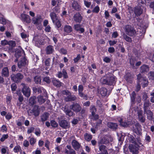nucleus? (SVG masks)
I'll list each match as a JSON object with an SVG mask.
<instances>
[{
	"label": "nucleus",
	"mask_w": 154,
	"mask_h": 154,
	"mask_svg": "<svg viewBox=\"0 0 154 154\" xmlns=\"http://www.w3.org/2000/svg\"><path fill=\"white\" fill-rule=\"evenodd\" d=\"M100 92L102 96H105L107 94V90L105 88H103L100 89Z\"/></svg>",
	"instance_id": "72a5a7b5"
},
{
	"label": "nucleus",
	"mask_w": 154,
	"mask_h": 154,
	"mask_svg": "<svg viewBox=\"0 0 154 154\" xmlns=\"http://www.w3.org/2000/svg\"><path fill=\"white\" fill-rule=\"evenodd\" d=\"M64 111L66 115L70 116L72 115L73 112L69 110L68 109H66L65 108H64Z\"/></svg>",
	"instance_id": "e433bc0d"
},
{
	"label": "nucleus",
	"mask_w": 154,
	"mask_h": 154,
	"mask_svg": "<svg viewBox=\"0 0 154 154\" xmlns=\"http://www.w3.org/2000/svg\"><path fill=\"white\" fill-rule=\"evenodd\" d=\"M2 74L5 77H8L9 75V71L7 67H4L2 71Z\"/></svg>",
	"instance_id": "a878e982"
},
{
	"label": "nucleus",
	"mask_w": 154,
	"mask_h": 154,
	"mask_svg": "<svg viewBox=\"0 0 154 154\" xmlns=\"http://www.w3.org/2000/svg\"><path fill=\"white\" fill-rule=\"evenodd\" d=\"M96 108L94 106H92L90 107V111L92 116L94 115L95 112H96Z\"/></svg>",
	"instance_id": "c03bdc74"
},
{
	"label": "nucleus",
	"mask_w": 154,
	"mask_h": 154,
	"mask_svg": "<svg viewBox=\"0 0 154 154\" xmlns=\"http://www.w3.org/2000/svg\"><path fill=\"white\" fill-rule=\"evenodd\" d=\"M36 142V140L34 138H31L30 139L29 142L31 145H33Z\"/></svg>",
	"instance_id": "864d4df0"
},
{
	"label": "nucleus",
	"mask_w": 154,
	"mask_h": 154,
	"mask_svg": "<svg viewBox=\"0 0 154 154\" xmlns=\"http://www.w3.org/2000/svg\"><path fill=\"white\" fill-rule=\"evenodd\" d=\"M139 146L138 145L135 144V145L133 144H131L130 145L129 148V149L133 153H134L136 154H137L138 151L137 150L138 149Z\"/></svg>",
	"instance_id": "2eb2a0df"
},
{
	"label": "nucleus",
	"mask_w": 154,
	"mask_h": 154,
	"mask_svg": "<svg viewBox=\"0 0 154 154\" xmlns=\"http://www.w3.org/2000/svg\"><path fill=\"white\" fill-rule=\"evenodd\" d=\"M148 76L149 79H154V72H150L148 74Z\"/></svg>",
	"instance_id": "6e6d98bb"
},
{
	"label": "nucleus",
	"mask_w": 154,
	"mask_h": 154,
	"mask_svg": "<svg viewBox=\"0 0 154 154\" xmlns=\"http://www.w3.org/2000/svg\"><path fill=\"white\" fill-rule=\"evenodd\" d=\"M23 145L24 146L27 147L29 146V143L27 140H25L23 141Z\"/></svg>",
	"instance_id": "338daca9"
},
{
	"label": "nucleus",
	"mask_w": 154,
	"mask_h": 154,
	"mask_svg": "<svg viewBox=\"0 0 154 154\" xmlns=\"http://www.w3.org/2000/svg\"><path fill=\"white\" fill-rule=\"evenodd\" d=\"M54 23H55L56 24L57 28H59L61 26V24L59 20V19H58V20H56V21Z\"/></svg>",
	"instance_id": "603ef678"
},
{
	"label": "nucleus",
	"mask_w": 154,
	"mask_h": 154,
	"mask_svg": "<svg viewBox=\"0 0 154 154\" xmlns=\"http://www.w3.org/2000/svg\"><path fill=\"white\" fill-rule=\"evenodd\" d=\"M75 29L77 31H80L81 33H83L84 32V29L81 27L80 24H76L74 25Z\"/></svg>",
	"instance_id": "393cba45"
},
{
	"label": "nucleus",
	"mask_w": 154,
	"mask_h": 154,
	"mask_svg": "<svg viewBox=\"0 0 154 154\" xmlns=\"http://www.w3.org/2000/svg\"><path fill=\"white\" fill-rule=\"evenodd\" d=\"M20 19L22 21L27 23H29L31 22V19L29 16L25 14H21L20 15Z\"/></svg>",
	"instance_id": "6e6552de"
},
{
	"label": "nucleus",
	"mask_w": 154,
	"mask_h": 154,
	"mask_svg": "<svg viewBox=\"0 0 154 154\" xmlns=\"http://www.w3.org/2000/svg\"><path fill=\"white\" fill-rule=\"evenodd\" d=\"M54 51L53 47L51 45L48 46L46 49V52L47 54L52 53Z\"/></svg>",
	"instance_id": "c756f323"
},
{
	"label": "nucleus",
	"mask_w": 154,
	"mask_h": 154,
	"mask_svg": "<svg viewBox=\"0 0 154 154\" xmlns=\"http://www.w3.org/2000/svg\"><path fill=\"white\" fill-rule=\"evenodd\" d=\"M23 78V76L20 73H18L16 75H13L11 76V79L14 82H19Z\"/></svg>",
	"instance_id": "0eeeda50"
},
{
	"label": "nucleus",
	"mask_w": 154,
	"mask_h": 154,
	"mask_svg": "<svg viewBox=\"0 0 154 154\" xmlns=\"http://www.w3.org/2000/svg\"><path fill=\"white\" fill-rule=\"evenodd\" d=\"M23 86L22 92L23 94L26 97H29L30 95V90L29 88L24 84H22Z\"/></svg>",
	"instance_id": "39448f33"
},
{
	"label": "nucleus",
	"mask_w": 154,
	"mask_h": 154,
	"mask_svg": "<svg viewBox=\"0 0 154 154\" xmlns=\"http://www.w3.org/2000/svg\"><path fill=\"white\" fill-rule=\"evenodd\" d=\"M15 44V42L14 41H10L8 42V45L12 47H14Z\"/></svg>",
	"instance_id": "4d7b16f0"
},
{
	"label": "nucleus",
	"mask_w": 154,
	"mask_h": 154,
	"mask_svg": "<svg viewBox=\"0 0 154 154\" xmlns=\"http://www.w3.org/2000/svg\"><path fill=\"white\" fill-rule=\"evenodd\" d=\"M84 138L86 141H89L91 139L92 136L89 134L85 133L84 135Z\"/></svg>",
	"instance_id": "c9c22d12"
},
{
	"label": "nucleus",
	"mask_w": 154,
	"mask_h": 154,
	"mask_svg": "<svg viewBox=\"0 0 154 154\" xmlns=\"http://www.w3.org/2000/svg\"><path fill=\"white\" fill-rule=\"evenodd\" d=\"M38 100V102L39 103L41 104L45 102V99L43 98L41 96H38L37 98Z\"/></svg>",
	"instance_id": "a19ab883"
},
{
	"label": "nucleus",
	"mask_w": 154,
	"mask_h": 154,
	"mask_svg": "<svg viewBox=\"0 0 154 154\" xmlns=\"http://www.w3.org/2000/svg\"><path fill=\"white\" fill-rule=\"evenodd\" d=\"M149 68L147 65H143L140 67V71L142 72H146L149 71Z\"/></svg>",
	"instance_id": "bb28decb"
},
{
	"label": "nucleus",
	"mask_w": 154,
	"mask_h": 154,
	"mask_svg": "<svg viewBox=\"0 0 154 154\" xmlns=\"http://www.w3.org/2000/svg\"><path fill=\"white\" fill-rule=\"evenodd\" d=\"M8 137V134H3L1 138H0V140L3 142L6 139H7Z\"/></svg>",
	"instance_id": "79ce46f5"
},
{
	"label": "nucleus",
	"mask_w": 154,
	"mask_h": 154,
	"mask_svg": "<svg viewBox=\"0 0 154 154\" xmlns=\"http://www.w3.org/2000/svg\"><path fill=\"white\" fill-rule=\"evenodd\" d=\"M36 99H37L35 97L33 96L30 98L29 103L31 104H33L36 102L35 101V100Z\"/></svg>",
	"instance_id": "37998d69"
},
{
	"label": "nucleus",
	"mask_w": 154,
	"mask_h": 154,
	"mask_svg": "<svg viewBox=\"0 0 154 154\" xmlns=\"http://www.w3.org/2000/svg\"><path fill=\"white\" fill-rule=\"evenodd\" d=\"M7 21L6 20L3 18H2L0 19V23L3 24H5L6 23Z\"/></svg>",
	"instance_id": "e2e57ef3"
},
{
	"label": "nucleus",
	"mask_w": 154,
	"mask_h": 154,
	"mask_svg": "<svg viewBox=\"0 0 154 154\" xmlns=\"http://www.w3.org/2000/svg\"><path fill=\"white\" fill-rule=\"evenodd\" d=\"M1 129V131L3 132H6L7 131V127L4 125L2 126Z\"/></svg>",
	"instance_id": "bf43d9fd"
},
{
	"label": "nucleus",
	"mask_w": 154,
	"mask_h": 154,
	"mask_svg": "<svg viewBox=\"0 0 154 154\" xmlns=\"http://www.w3.org/2000/svg\"><path fill=\"white\" fill-rule=\"evenodd\" d=\"M132 111L133 114L135 115L136 113L137 114L138 119L142 122H143L145 120V117L143 114L142 111L140 107H135L131 109L130 111Z\"/></svg>",
	"instance_id": "f257e3e1"
},
{
	"label": "nucleus",
	"mask_w": 154,
	"mask_h": 154,
	"mask_svg": "<svg viewBox=\"0 0 154 154\" xmlns=\"http://www.w3.org/2000/svg\"><path fill=\"white\" fill-rule=\"evenodd\" d=\"M72 6L76 10H79L80 9V6L76 2L73 1L72 3Z\"/></svg>",
	"instance_id": "b1692460"
},
{
	"label": "nucleus",
	"mask_w": 154,
	"mask_h": 154,
	"mask_svg": "<svg viewBox=\"0 0 154 154\" xmlns=\"http://www.w3.org/2000/svg\"><path fill=\"white\" fill-rule=\"evenodd\" d=\"M62 93L63 94H65L68 95L67 96L68 100H75V97H72V96L70 95V93L68 91H63L62 92Z\"/></svg>",
	"instance_id": "a211bd4d"
},
{
	"label": "nucleus",
	"mask_w": 154,
	"mask_h": 154,
	"mask_svg": "<svg viewBox=\"0 0 154 154\" xmlns=\"http://www.w3.org/2000/svg\"><path fill=\"white\" fill-rule=\"evenodd\" d=\"M32 23L36 25L40 24L42 20V19L40 16L34 17L32 18Z\"/></svg>",
	"instance_id": "f8f14e48"
},
{
	"label": "nucleus",
	"mask_w": 154,
	"mask_h": 154,
	"mask_svg": "<svg viewBox=\"0 0 154 154\" xmlns=\"http://www.w3.org/2000/svg\"><path fill=\"white\" fill-rule=\"evenodd\" d=\"M57 76L59 78H61L63 76L65 79H66L68 77L66 71L64 69L62 70V72H58Z\"/></svg>",
	"instance_id": "f3484780"
},
{
	"label": "nucleus",
	"mask_w": 154,
	"mask_h": 154,
	"mask_svg": "<svg viewBox=\"0 0 154 154\" xmlns=\"http://www.w3.org/2000/svg\"><path fill=\"white\" fill-rule=\"evenodd\" d=\"M60 126L64 129L69 128L70 127L69 123L66 120H62L59 122Z\"/></svg>",
	"instance_id": "1a4fd4ad"
},
{
	"label": "nucleus",
	"mask_w": 154,
	"mask_h": 154,
	"mask_svg": "<svg viewBox=\"0 0 154 154\" xmlns=\"http://www.w3.org/2000/svg\"><path fill=\"white\" fill-rule=\"evenodd\" d=\"M99 149L100 151H101V153L98 154H108L105 146L103 145L100 146H99Z\"/></svg>",
	"instance_id": "6ab92c4d"
},
{
	"label": "nucleus",
	"mask_w": 154,
	"mask_h": 154,
	"mask_svg": "<svg viewBox=\"0 0 154 154\" xmlns=\"http://www.w3.org/2000/svg\"><path fill=\"white\" fill-rule=\"evenodd\" d=\"M125 30L126 33L131 36H133L136 33L135 30L130 25L126 26L125 27Z\"/></svg>",
	"instance_id": "423d86ee"
},
{
	"label": "nucleus",
	"mask_w": 154,
	"mask_h": 154,
	"mask_svg": "<svg viewBox=\"0 0 154 154\" xmlns=\"http://www.w3.org/2000/svg\"><path fill=\"white\" fill-rule=\"evenodd\" d=\"M70 109L73 110L75 112H78L81 109V107L77 103H75L70 106Z\"/></svg>",
	"instance_id": "ddd939ff"
},
{
	"label": "nucleus",
	"mask_w": 154,
	"mask_h": 154,
	"mask_svg": "<svg viewBox=\"0 0 154 154\" xmlns=\"http://www.w3.org/2000/svg\"><path fill=\"white\" fill-rule=\"evenodd\" d=\"M136 94L134 91H133L131 94V101L132 102H134L135 101V96H136Z\"/></svg>",
	"instance_id": "09e8293b"
},
{
	"label": "nucleus",
	"mask_w": 154,
	"mask_h": 154,
	"mask_svg": "<svg viewBox=\"0 0 154 154\" xmlns=\"http://www.w3.org/2000/svg\"><path fill=\"white\" fill-rule=\"evenodd\" d=\"M151 101L152 103H154V92L151 93Z\"/></svg>",
	"instance_id": "774afa93"
},
{
	"label": "nucleus",
	"mask_w": 154,
	"mask_h": 154,
	"mask_svg": "<svg viewBox=\"0 0 154 154\" xmlns=\"http://www.w3.org/2000/svg\"><path fill=\"white\" fill-rule=\"evenodd\" d=\"M123 37L124 38L126 41L129 42H131L132 40L131 38L127 36V35H124Z\"/></svg>",
	"instance_id": "13d9d810"
},
{
	"label": "nucleus",
	"mask_w": 154,
	"mask_h": 154,
	"mask_svg": "<svg viewBox=\"0 0 154 154\" xmlns=\"http://www.w3.org/2000/svg\"><path fill=\"white\" fill-rule=\"evenodd\" d=\"M21 149L20 147L19 146H15L14 149V151L15 152H18Z\"/></svg>",
	"instance_id": "3c124183"
},
{
	"label": "nucleus",
	"mask_w": 154,
	"mask_h": 154,
	"mask_svg": "<svg viewBox=\"0 0 154 154\" xmlns=\"http://www.w3.org/2000/svg\"><path fill=\"white\" fill-rule=\"evenodd\" d=\"M74 20L76 22L80 23L82 20V17L79 13H77L74 16Z\"/></svg>",
	"instance_id": "aec40b11"
},
{
	"label": "nucleus",
	"mask_w": 154,
	"mask_h": 154,
	"mask_svg": "<svg viewBox=\"0 0 154 154\" xmlns=\"http://www.w3.org/2000/svg\"><path fill=\"white\" fill-rule=\"evenodd\" d=\"M11 96H7L6 97V103L8 104L10 103L11 100Z\"/></svg>",
	"instance_id": "680f3d73"
},
{
	"label": "nucleus",
	"mask_w": 154,
	"mask_h": 154,
	"mask_svg": "<svg viewBox=\"0 0 154 154\" xmlns=\"http://www.w3.org/2000/svg\"><path fill=\"white\" fill-rule=\"evenodd\" d=\"M26 65V59L25 58H22L18 63V67L20 68H23Z\"/></svg>",
	"instance_id": "dca6fc26"
},
{
	"label": "nucleus",
	"mask_w": 154,
	"mask_h": 154,
	"mask_svg": "<svg viewBox=\"0 0 154 154\" xmlns=\"http://www.w3.org/2000/svg\"><path fill=\"white\" fill-rule=\"evenodd\" d=\"M62 148L61 146H57L55 148V151L57 153L60 152L62 150Z\"/></svg>",
	"instance_id": "49530a36"
},
{
	"label": "nucleus",
	"mask_w": 154,
	"mask_h": 154,
	"mask_svg": "<svg viewBox=\"0 0 154 154\" xmlns=\"http://www.w3.org/2000/svg\"><path fill=\"white\" fill-rule=\"evenodd\" d=\"M64 30L66 32L69 33L72 31V29L70 26L65 25L64 28Z\"/></svg>",
	"instance_id": "cd10ccee"
},
{
	"label": "nucleus",
	"mask_w": 154,
	"mask_h": 154,
	"mask_svg": "<svg viewBox=\"0 0 154 154\" xmlns=\"http://www.w3.org/2000/svg\"><path fill=\"white\" fill-rule=\"evenodd\" d=\"M50 15L53 23H54L56 20L59 19L58 17L54 12H51Z\"/></svg>",
	"instance_id": "412c9836"
},
{
	"label": "nucleus",
	"mask_w": 154,
	"mask_h": 154,
	"mask_svg": "<svg viewBox=\"0 0 154 154\" xmlns=\"http://www.w3.org/2000/svg\"><path fill=\"white\" fill-rule=\"evenodd\" d=\"M21 36L22 38H23L24 39V40L25 41H27V35L25 33L23 32L21 34Z\"/></svg>",
	"instance_id": "052dcab7"
},
{
	"label": "nucleus",
	"mask_w": 154,
	"mask_h": 154,
	"mask_svg": "<svg viewBox=\"0 0 154 154\" xmlns=\"http://www.w3.org/2000/svg\"><path fill=\"white\" fill-rule=\"evenodd\" d=\"M83 89V86L82 85H79L78 87V91L79 95V96L81 97H83L84 96V94L82 92Z\"/></svg>",
	"instance_id": "2f4dec72"
},
{
	"label": "nucleus",
	"mask_w": 154,
	"mask_h": 154,
	"mask_svg": "<svg viewBox=\"0 0 154 154\" xmlns=\"http://www.w3.org/2000/svg\"><path fill=\"white\" fill-rule=\"evenodd\" d=\"M108 126L110 128L113 129H116L117 127V125L116 123L109 122L108 123Z\"/></svg>",
	"instance_id": "473e14b6"
},
{
	"label": "nucleus",
	"mask_w": 154,
	"mask_h": 154,
	"mask_svg": "<svg viewBox=\"0 0 154 154\" xmlns=\"http://www.w3.org/2000/svg\"><path fill=\"white\" fill-rule=\"evenodd\" d=\"M72 145L73 148L76 150L80 147V145L79 143L76 140H74L72 142Z\"/></svg>",
	"instance_id": "4be33fe9"
},
{
	"label": "nucleus",
	"mask_w": 154,
	"mask_h": 154,
	"mask_svg": "<svg viewBox=\"0 0 154 154\" xmlns=\"http://www.w3.org/2000/svg\"><path fill=\"white\" fill-rule=\"evenodd\" d=\"M17 94L19 96L18 98L19 101L20 102H21L23 101V96L20 95V94H21L20 91H17Z\"/></svg>",
	"instance_id": "de8ad7c7"
},
{
	"label": "nucleus",
	"mask_w": 154,
	"mask_h": 154,
	"mask_svg": "<svg viewBox=\"0 0 154 154\" xmlns=\"http://www.w3.org/2000/svg\"><path fill=\"white\" fill-rule=\"evenodd\" d=\"M134 13L135 14L138 16L140 15L143 12L142 10L140 7H136L134 9Z\"/></svg>",
	"instance_id": "5701e85b"
},
{
	"label": "nucleus",
	"mask_w": 154,
	"mask_h": 154,
	"mask_svg": "<svg viewBox=\"0 0 154 154\" xmlns=\"http://www.w3.org/2000/svg\"><path fill=\"white\" fill-rule=\"evenodd\" d=\"M133 130L137 134H140L141 128L140 126L138 123H136L133 125Z\"/></svg>",
	"instance_id": "9d476101"
},
{
	"label": "nucleus",
	"mask_w": 154,
	"mask_h": 154,
	"mask_svg": "<svg viewBox=\"0 0 154 154\" xmlns=\"http://www.w3.org/2000/svg\"><path fill=\"white\" fill-rule=\"evenodd\" d=\"M43 80L48 83H49L51 82V80L49 77H46L44 78Z\"/></svg>",
	"instance_id": "69168bd1"
},
{
	"label": "nucleus",
	"mask_w": 154,
	"mask_h": 154,
	"mask_svg": "<svg viewBox=\"0 0 154 154\" xmlns=\"http://www.w3.org/2000/svg\"><path fill=\"white\" fill-rule=\"evenodd\" d=\"M112 138L110 136H105L103 137L99 143L101 144H104L106 145L109 144L111 145L110 142L112 141Z\"/></svg>",
	"instance_id": "20e7f679"
},
{
	"label": "nucleus",
	"mask_w": 154,
	"mask_h": 154,
	"mask_svg": "<svg viewBox=\"0 0 154 154\" xmlns=\"http://www.w3.org/2000/svg\"><path fill=\"white\" fill-rule=\"evenodd\" d=\"M51 126L53 128H56L58 125V123L54 120L51 121Z\"/></svg>",
	"instance_id": "a18cd8bd"
},
{
	"label": "nucleus",
	"mask_w": 154,
	"mask_h": 154,
	"mask_svg": "<svg viewBox=\"0 0 154 154\" xmlns=\"http://www.w3.org/2000/svg\"><path fill=\"white\" fill-rule=\"evenodd\" d=\"M145 112L147 115V119L149 120H152V119L153 113L151 111L149 110H146Z\"/></svg>",
	"instance_id": "c85d7f7f"
},
{
	"label": "nucleus",
	"mask_w": 154,
	"mask_h": 154,
	"mask_svg": "<svg viewBox=\"0 0 154 154\" xmlns=\"http://www.w3.org/2000/svg\"><path fill=\"white\" fill-rule=\"evenodd\" d=\"M150 103L149 100H146L144 103V110L145 112H146V110H147V107L149 106Z\"/></svg>",
	"instance_id": "4c0bfd02"
},
{
	"label": "nucleus",
	"mask_w": 154,
	"mask_h": 154,
	"mask_svg": "<svg viewBox=\"0 0 154 154\" xmlns=\"http://www.w3.org/2000/svg\"><path fill=\"white\" fill-rule=\"evenodd\" d=\"M115 81V78L111 74L106 75L100 79L101 82L103 84L111 85Z\"/></svg>",
	"instance_id": "f03ea898"
},
{
	"label": "nucleus",
	"mask_w": 154,
	"mask_h": 154,
	"mask_svg": "<svg viewBox=\"0 0 154 154\" xmlns=\"http://www.w3.org/2000/svg\"><path fill=\"white\" fill-rule=\"evenodd\" d=\"M12 116L11 114L10 113H8L6 115L5 118L6 119L8 120L11 119L12 118Z\"/></svg>",
	"instance_id": "0e129e2a"
},
{
	"label": "nucleus",
	"mask_w": 154,
	"mask_h": 154,
	"mask_svg": "<svg viewBox=\"0 0 154 154\" xmlns=\"http://www.w3.org/2000/svg\"><path fill=\"white\" fill-rule=\"evenodd\" d=\"M137 79L138 82L141 85L142 87H145L148 84V81L146 77H142L140 74L137 75Z\"/></svg>",
	"instance_id": "7ed1b4c3"
},
{
	"label": "nucleus",
	"mask_w": 154,
	"mask_h": 154,
	"mask_svg": "<svg viewBox=\"0 0 154 154\" xmlns=\"http://www.w3.org/2000/svg\"><path fill=\"white\" fill-rule=\"evenodd\" d=\"M65 154H76L75 152L72 149L71 146L67 145L64 151Z\"/></svg>",
	"instance_id": "9b49d317"
},
{
	"label": "nucleus",
	"mask_w": 154,
	"mask_h": 154,
	"mask_svg": "<svg viewBox=\"0 0 154 154\" xmlns=\"http://www.w3.org/2000/svg\"><path fill=\"white\" fill-rule=\"evenodd\" d=\"M48 116L49 114L48 113H44L41 117L42 121L43 122H44L45 121L48 117Z\"/></svg>",
	"instance_id": "f704fd0d"
},
{
	"label": "nucleus",
	"mask_w": 154,
	"mask_h": 154,
	"mask_svg": "<svg viewBox=\"0 0 154 154\" xmlns=\"http://www.w3.org/2000/svg\"><path fill=\"white\" fill-rule=\"evenodd\" d=\"M52 82L54 85L57 87H59L61 85V83L55 79H53Z\"/></svg>",
	"instance_id": "7c9ffc66"
},
{
	"label": "nucleus",
	"mask_w": 154,
	"mask_h": 154,
	"mask_svg": "<svg viewBox=\"0 0 154 154\" xmlns=\"http://www.w3.org/2000/svg\"><path fill=\"white\" fill-rule=\"evenodd\" d=\"M35 82L37 84H40L41 83V79L40 77L36 76L34 78Z\"/></svg>",
	"instance_id": "58836bf2"
},
{
	"label": "nucleus",
	"mask_w": 154,
	"mask_h": 154,
	"mask_svg": "<svg viewBox=\"0 0 154 154\" xmlns=\"http://www.w3.org/2000/svg\"><path fill=\"white\" fill-rule=\"evenodd\" d=\"M100 11V8L98 6H97L94 7L92 10V12L94 13H98Z\"/></svg>",
	"instance_id": "8fccbe9b"
},
{
	"label": "nucleus",
	"mask_w": 154,
	"mask_h": 154,
	"mask_svg": "<svg viewBox=\"0 0 154 154\" xmlns=\"http://www.w3.org/2000/svg\"><path fill=\"white\" fill-rule=\"evenodd\" d=\"M85 5L87 8L90 7L91 5V2L88 0H83Z\"/></svg>",
	"instance_id": "ea45409f"
},
{
	"label": "nucleus",
	"mask_w": 154,
	"mask_h": 154,
	"mask_svg": "<svg viewBox=\"0 0 154 154\" xmlns=\"http://www.w3.org/2000/svg\"><path fill=\"white\" fill-rule=\"evenodd\" d=\"M118 121L120 122V125L123 127H127L129 126L131 124L129 122H127L126 121L124 118H119Z\"/></svg>",
	"instance_id": "4468645a"
},
{
	"label": "nucleus",
	"mask_w": 154,
	"mask_h": 154,
	"mask_svg": "<svg viewBox=\"0 0 154 154\" xmlns=\"http://www.w3.org/2000/svg\"><path fill=\"white\" fill-rule=\"evenodd\" d=\"M59 9L60 8L58 3L57 6H55L54 8L53 11L56 13H59L60 12Z\"/></svg>",
	"instance_id": "5fc2aeb1"
}]
</instances>
